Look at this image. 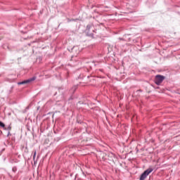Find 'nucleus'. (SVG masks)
Wrapping results in <instances>:
<instances>
[{
    "label": "nucleus",
    "instance_id": "20e7f679",
    "mask_svg": "<svg viewBox=\"0 0 180 180\" xmlns=\"http://www.w3.org/2000/svg\"><path fill=\"white\" fill-rule=\"evenodd\" d=\"M7 130L8 131V136H9V134H11V130H12V127H11V125H9L7 128Z\"/></svg>",
    "mask_w": 180,
    "mask_h": 180
},
{
    "label": "nucleus",
    "instance_id": "f03ea898",
    "mask_svg": "<svg viewBox=\"0 0 180 180\" xmlns=\"http://www.w3.org/2000/svg\"><path fill=\"white\" fill-rule=\"evenodd\" d=\"M165 79V77L162 75H158L155 78V82L156 85H160Z\"/></svg>",
    "mask_w": 180,
    "mask_h": 180
},
{
    "label": "nucleus",
    "instance_id": "f257e3e1",
    "mask_svg": "<svg viewBox=\"0 0 180 180\" xmlns=\"http://www.w3.org/2000/svg\"><path fill=\"white\" fill-rule=\"evenodd\" d=\"M153 171L152 168H149L148 169H146L141 175L140 177L139 180H144L147 178V176H148V175H150V174H151V172Z\"/></svg>",
    "mask_w": 180,
    "mask_h": 180
},
{
    "label": "nucleus",
    "instance_id": "9b49d317",
    "mask_svg": "<svg viewBox=\"0 0 180 180\" xmlns=\"http://www.w3.org/2000/svg\"><path fill=\"white\" fill-rule=\"evenodd\" d=\"M13 171H15V168L13 169Z\"/></svg>",
    "mask_w": 180,
    "mask_h": 180
},
{
    "label": "nucleus",
    "instance_id": "7ed1b4c3",
    "mask_svg": "<svg viewBox=\"0 0 180 180\" xmlns=\"http://www.w3.org/2000/svg\"><path fill=\"white\" fill-rule=\"evenodd\" d=\"M36 79L35 77H33L30 79H28L27 80L18 82V85H25V84H30V82L34 81Z\"/></svg>",
    "mask_w": 180,
    "mask_h": 180
},
{
    "label": "nucleus",
    "instance_id": "1a4fd4ad",
    "mask_svg": "<svg viewBox=\"0 0 180 180\" xmlns=\"http://www.w3.org/2000/svg\"><path fill=\"white\" fill-rule=\"evenodd\" d=\"M68 22H71V20H68Z\"/></svg>",
    "mask_w": 180,
    "mask_h": 180
},
{
    "label": "nucleus",
    "instance_id": "9d476101",
    "mask_svg": "<svg viewBox=\"0 0 180 180\" xmlns=\"http://www.w3.org/2000/svg\"><path fill=\"white\" fill-rule=\"evenodd\" d=\"M13 171H15V168L13 169Z\"/></svg>",
    "mask_w": 180,
    "mask_h": 180
},
{
    "label": "nucleus",
    "instance_id": "6e6552de",
    "mask_svg": "<svg viewBox=\"0 0 180 180\" xmlns=\"http://www.w3.org/2000/svg\"><path fill=\"white\" fill-rule=\"evenodd\" d=\"M77 49H78L77 46H74V47L72 49V51H74L75 50H77Z\"/></svg>",
    "mask_w": 180,
    "mask_h": 180
},
{
    "label": "nucleus",
    "instance_id": "0eeeda50",
    "mask_svg": "<svg viewBox=\"0 0 180 180\" xmlns=\"http://www.w3.org/2000/svg\"><path fill=\"white\" fill-rule=\"evenodd\" d=\"M86 30H87V32H89V30H91V25H87L86 26Z\"/></svg>",
    "mask_w": 180,
    "mask_h": 180
},
{
    "label": "nucleus",
    "instance_id": "39448f33",
    "mask_svg": "<svg viewBox=\"0 0 180 180\" xmlns=\"http://www.w3.org/2000/svg\"><path fill=\"white\" fill-rule=\"evenodd\" d=\"M0 127L4 128V130H6V128H5V124L4 122L0 121Z\"/></svg>",
    "mask_w": 180,
    "mask_h": 180
},
{
    "label": "nucleus",
    "instance_id": "423d86ee",
    "mask_svg": "<svg viewBox=\"0 0 180 180\" xmlns=\"http://www.w3.org/2000/svg\"><path fill=\"white\" fill-rule=\"evenodd\" d=\"M33 160H34V164H36V151H34V153Z\"/></svg>",
    "mask_w": 180,
    "mask_h": 180
}]
</instances>
